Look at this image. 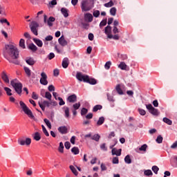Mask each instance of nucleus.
Instances as JSON below:
<instances>
[{"instance_id":"nucleus-1","label":"nucleus","mask_w":177,"mask_h":177,"mask_svg":"<svg viewBox=\"0 0 177 177\" xmlns=\"http://www.w3.org/2000/svg\"><path fill=\"white\" fill-rule=\"evenodd\" d=\"M4 55H8L11 57L12 59L6 57V59H7L10 63H13L17 65L20 64L19 60H17V59H19V50H17L16 46L12 44H6L5 46Z\"/></svg>"},{"instance_id":"nucleus-2","label":"nucleus","mask_w":177,"mask_h":177,"mask_svg":"<svg viewBox=\"0 0 177 177\" xmlns=\"http://www.w3.org/2000/svg\"><path fill=\"white\" fill-rule=\"evenodd\" d=\"M93 8V0H82L81 9L82 12H89Z\"/></svg>"},{"instance_id":"nucleus-3","label":"nucleus","mask_w":177,"mask_h":177,"mask_svg":"<svg viewBox=\"0 0 177 177\" xmlns=\"http://www.w3.org/2000/svg\"><path fill=\"white\" fill-rule=\"evenodd\" d=\"M19 104L21 108L22 109L23 111L28 115L30 118H34V115L32 114V111L28 109L26 103L23 101L19 102Z\"/></svg>"},{"instance_id":"nucleus-4","label":"nucleus","mask_w":177,"mask_h":177,"mask_svg":"<svg viewBox=\"0 0 177 177\" xmlns=\"http://www.w3.org/2000/svg\"><path fill=\"white\" fill-rule=\"evenodd\" d=\"M29 27L34 35H38V28L39 27V24L35 21H32L30 24Z\"/></svg>"},{"instance_id":"nucleus-5","label":"nucleus","mask_w":177,"mask_h":177,"mask_svg":"<svg viewBox=\"0 0 177 177\" xmlns=\"http://www.w3.org/2000/svg\"><path fill=\"white\" fill-rule=\"evenodd\" d=\"M55 20H56V19L53 17H50L48 19L47 15H44V24H47V26H48V27H53V22H55Z\"/></svg>"},{"instance_id":"nucleus-6","label":"nucleus","mask_w":177,"mask_h":177,"mask_svg":"<svg viewBox=\"0 0 177 177\" xmlns=\"http://www.w3.org/2000/svg\"><path fill=\"white\" fill-rule=\"evenodd\" d=\"M76 78L80 81V82H87L88 79L89 78V75H82L81 72H77L76 74Z\"/></svg>"},{"instance_id":"nucleus-7","label":"nucleus","mask_w":177,"mask_h":177,"mask_svg":"<svg viewBox=\"0 0 177 177\" xmlns=\"http://www.w3.org/2000/svg\"><path fill=\"white\" fill-rule=\"evenodd\" d=\"M18 144L20 145L21 146H24L25 145L26 146H30L31 145V138H27L26 140L23 138H19L18 140Z\"/></svg>"},{"instance_id":"nucleus-8","label":"nucleus","mask_w":177,"mask_h":177,"mask_svg":"<svg viewBox=\"0 0 177 177\" xmlns=\"http://www.w3.org/2000/svg\"><path fill=\"white\" fill-rule=\"evenodd\" d=\"M39 82L41 85H48V75L45 72L41 73V78Z\"/></svg>"},{"instance_id":"nucleus-9","label":"nucleus","mask_w":177,"mask_h":177,"mask_svg":"<svg viewBox=\"0 0 177 177\" xmlns=\"http://www.w3.org/2000/svg\"><path fill=\"white\" fill-rule=\"evenodd\" d=\"M14 89L19 96L21 95V92H23V84L21 82H18V84L14 87Z\"/></svg>"},{"instance_id":"nucleus-10","label":"nucleus","mask_w":177,"mask_h":177,"mask_svg":"<svg viewBox=\"0 0 177 177\" xmlns=\"http://www.w3.org/2000/svg\"><path fill=\"white\" fill-rule=\"evenodd\" d=\"M58 42L61 46H67L68 42L66 41V39H64V36H62L58 39Z\"/></svg>"},{"instance_id":"nucleus-11","label":"nucleus","mask_w":177,"mask_h":177,"mask_svg":"<svg viewBox=\"0 0 177 177\" xmlns=\"http://www.w3.org/2000/svg\"><path fill=\"white\" fill-rule=\"evenodd\" d=\"M67 101L69 103H75L77 102V95L73 94L67 97Z\"/></svg>"},{"instance_id":"nucleus-12","label":"nucleus","mask_w":177,"mask_h":177,"mask_svg":"<svg viewBox=\"0 0 177 177\" xmlns=\"http://www.w3.org/2000/svg\"><path fill=\"white\" fill-rule=\"evenodd\" d=\"M1 78L3 80V81L6 83V84H9L10 80H9V77H8V74H6V71H3L1 73Z\"/></svg>"},{"instance_id":"nucleus-13","label":"nucleus","mask_w":177,"mask_h":177,"mask_svg":"<svg viewBox=\"0 0 177 177\" xmlns=\"http://www.w3.org/2000/svg\"><path fill=\"white\" fill-rule=\"evenodd\" d=\"M85 21H88V23H92L93 21V16L91 13H86L84 15Z\"/></svg>"},{"instance_id":"nucleus-14","label":"nucleus","mask_w":177,"mask_h":177,"mask_svg":"<svg viewBox=\"0 0 177 177\" xmlns=\"http://www.w3.org/2000/svg\"><path fill=\"white\" fill-rule=\"evenodd\" d=\"M121 151H122V149H117V148H113L111 150L112 156H117L118 157H120V156H121Z\"/></svg>"},{"instance_id":"nucleus-15","label":"nucleus","mask_w":177,"mask_h":177,"mask_svg":"<svg viewBox=\"0 0 177 177\" xmlns=\"http://www.w3.org/2000/svg\"><path fill=\"white\" fill-rule=\"evenodd\" d=\"M170 164L172 165V167H174V168H177V156H174L171 157Z\"/></svg>"},{"instance_id":"nucleus-16","label":"nucleus","mask_w":177,"mask_h":177,"mask_svg":"<svg viewBox=\"0 0 177 177\" xmlns=\"http://www.w3.org/2000/svg\"><path fill=\"white\" fill-rule=\"evenodd\" d=\"M58 131L62 135H66V133H67L68 132V129H67V127H66V126L59 127L58 128Z\"/></svg>"},{"instance_id":"nucleus-17","label":"nucleus","mask_w":177,"mask_h":177,"mask_svg":"<svg viewBox=\"0 0 177 177\" xmlns=\"http://www.w3.org/2000/svg\"><path fill=\"white\" fill-rule=\"evenodd\" d=\"M69 64H70V60H68V58L67 57L64 58L62 64L63 68H67Z\"/></svg>"},{"instance_id":"nucleus-18","label":"nucleus","mask_w":177,"mask_h":177,"mask_svg":"<svg viewBox=\"0 0 177 177\" xmlns=\"http://www.w3.org/2000/svg\"><path fill=\"white\" fill-rule=\"evenodd\" d=\"M26 62L29 66H34V64H35V60H34V58L32 57H27L26 59Z\"/></svg>"},{"instance_id":"nucleus-19","label":"nucleus","mask_w":177,"mask_h":177,"mask_svg":"<svg viewBox=\"0 0 177 177\" xmlns=\"http://www.w3.org/2000/svg\"><path fill=\"white\" fill-rule=\"evenodd\" d=\"M28 48V49L32 50V52H37V50H38V47H37V46H35V44H34V43L29 44Z\"/></svg>"},{"instance_id":"nucleus-20","label":"nucleus","mask_w":177,"mask_h":177,"mask_svg":"<svg viewBox=\"0 0 177 177\" xmlns=\"http://www.w3.org/2000/svg\"><path fill=\"white\" fill-rule=\"evenodd\" d=\"M61 13L63 15L64 17H68V9L66 8H61Z\"/></svg>"},{"instance_id":"nucleus-21","label":"nucleus","mask_w":177,"mask_h":177,"mask_svg":"<svg viewBox=\"0 0 177 177\" xmlns=\"http://www.w3.org/2000/svg\"><path fill=\"white\" fill-rule=\"evenodd\" d=\"M104 33L106 34V35H107V37L109 38V35H111V26L108 25L106 27H105Z\"/></svg>"},{"instance_id":"nucleus-22","label":"nucleus","mask_w":177,"mask_h":177,"mask_svg":"<svg viewBox=\"0 0 177 177\" xmlns=\"http://www.w3.org/2000/svg\"><path fill=\"white\" fill-rule=\"evenodd\" d=\"M86 83H87V84H90L91 85H96V84L97 83V82L96 81L95 79L89 78V77H88V79Z\"/></svg>"},{"instance_id":"nucleus-23","label":"nucleus","mask_w":177,"mask_h":177,"mask_svg":"<svg viewBox=\"0 0 177 177\" xmlns=\"http://www.w3.org/2000/svg\"><path fill=\"white\" fill-rule=\"evenodd\" d=\"M103 124H104V117L102 116L99 118L97 122V127H100V125H103Z\"/></svg>"},{"instance_id":"nucleus-24","label":"nucleus","mask_w":177,"mask_h":177,"mask_svg":"<svg viewBox=\"0 0 177 177\" xmlns=\"http://www.w3.org/2000/svg\"><path fill=\"white\" fill-rule=\"evenodd\" d=\"M69 168L71 171V172H73V174L75 176H78V171H77V169H75V167L73 165H70Z\"/></svg>"},{"instance_id":"nucleus-25","label":"nucleus","mask_w":177,"mask_h":177,"mask_svg":"<svg viewBox=\"0 0 177 177\" xmlns=\"http://www.w3.org/2000/svg\"><path fill=\"white\" fill-rule=\"evenodd\" d=\"M64 109L66 118H68L70 117V109L68 106H64Z\"/></svg>"},{"instance_id":"nucleus-26","label":"nucleus","mask_w":177,"mask_h":177,"mask_svg":"<svg viewBox=\"0 0 177 177\" xmlns=\"http://www.w3.org/2000/svg\"><path fill=\"white\" fill-rule=\"evenodd\" d=\"M34 42L39 48H42V45H44V43H42V41L39 39H34Z\"/></svg>"},{"instance_id":"nucleus-27","label":"nucleus","mask_w":177,"mask_h":177,"mask_svg":"<svg viewBox=\"0 0 177 177\" xmlns=\"http://www.w3.org/2000/svg\"><path fill=\"white\" fill-rule=\"evenodd\" d=\"M152 115H159L160 112L158 111V109L153 108L152 110L150 111L149 112Z\"/></svg>"},{"instance_id":"nucleus-28","label":"nucleus","mask_w":177,"mask_h":177,"mask_svg":"<svg viewBox=\"0 0 177 177\" xmlns=\"http://www.w3.org/2000/svg\"><path fill=\"white\" fill-rule=\"evenodd\" d=\"M102 109H103V106L102 105L97 104L93 108V113H96V111H97L98 110H102Z\"/></svg>"},{"instance_id":"nucleus-29","label":"nucleus","mask_w":177,"mask_h":177,"mask_svg":"<svg viewBox=\"0 0 177 177\" xmlns=\"http://www.w3.org/2000/svg\"><path fill=\"white\" fill-rule=\"evenodd\" d=\"M19 46L22 48V49H26V41L24 39H21L19 41Z\"/></svg>"},{"instance_id":"nucleus-30","label":"nucleus","mask_w":177,"mask_h":177,"mask_svg":"<svg viewBox=\"0 0 177 177\" xmlns=\"http://www.w3.org/2000/svg\"><path fill=\"white\" fill-rule=\"evenodd\" d=\"M71 152L77 156V154H80V149H78V147H74L71 149Z\"/></svg>"},{"instance_id":"nucleus-31","label":"nucleus","mask_w":177,"mask_h":177,"mask_svg":"<svg viewBox=\"0 0 177 177\" xmlns=\"http://www.w3.org/2000/svg\"><path fill=\"white\" fill-rule=\"evenodd\" d=\"M119 68H120L121 70H127V64H125V62H120V64L118 65Z\"/></svg>"},{"instance_id":"nucleus-32","label":"nucleus","mask_w":177,"mask_h":177,"mask_svg":"<svg viewBox=\"0 0 177 177\" xmlns=\"http://www.w3.org/2000/svg\"><path fill=\"white\" fill-rule=\"evenodd\" d=\"M24 71L28 77H31V70L28 67H24Z\"/></svg>"},{"instance_id":"nucleus-33","label":"nucleus","mask_w":177,"mask_h":177,"mask_svg":"<svg viewBox=\"0 0 177 177\" xmlns=\"http://www.w3.org/2000/svg\"><path fill=\"white\" fill-rule=\"evenodd\" d=\"M115 89L119 95H124V92L122 91V89H121V86H120V84L116 86Z\"/></svg>"},{"instance_id":"nucleus-34","label":"nucleus","mask_w":177,"mask_h":177,"mask_svg":"<svg viewBox=\"0 0 177 177\" xmlns=\"http://www.w3.org/2000/svg\"><path fill=\"white\" fill-rule=\"evenodd\" d=\"M33 138L35 140H36L37 142H39V140H41V134H39V132H36Z\"/></svg>"},{"instance_id":"nucleus-35","label":"nucleus","mask_w":177,"mask_h":177,"mask_svg":"<svg viewBox=\"0 0 177 177\" xmlns=\"http://www.w3.org/2000/svg\"><path fill=\"white\" fill-rule=\"evenodd\" d=\"M124 162H126V164H131L132 162V160L131 159V156L129 155L125 156Z\"/></svg>"},{"instance_id":"nucleus-36","label":"nucleus","mask_w":177,"mask_h":177,"mask_svg":"<svg viewBox=\"0 0 177 177\" xmlns=\"http://www.w3.org/2000/svg\"><path fill=\"white\" fill-rule=\"evenodd\" d=\"M4 91L6 92V95L8 96H12V89H10L9 87H4Z\"/></svg>"},{"instance_id":"nucleus-37","label":"nucleus","mask_w":177,"mask_h":177,"mask_svg":"<svg viewBox=\"0 0 177 177\" xmlns=\"http://www.w3.org/2000/svg\"><path fill=\"white\" fill-rule=\"evenodd\" d=\"M109 39H115L116 41H118V39H120V35H115L113 36V35H109Z\"/></svg>"},{"instance_id":"nucleus-38","label":"nucleus","mask_w":177,"mask_h":177,"mask_svg":"<svg viewBox=\"0 0 177 177\" xmlns=\"http://www.w3.org/2000/svg\"><path fill=\"white\" fill-rule=\"evenodd\" d=\"M58 150H59V153H64V145H63V143L62 142H59V147L58 148Z\"/></svg>"},{"instance_id":"nucleus-39","label":"nucleus","mask_w":177,"mask_h":177,"mask_svg":"<svg viewBox=\"0 0 177 177\" xmlns=\"http://www.w3.org/2000/svg\"><path fill=\"white\" fill-rule=\"evenodd\" d=\"M144 175L145 176H153V171H151L150 169L145 170L144 171Z\"/></svg>"},{"instance_id":"nucleus-40","label":"nucleus","mask_w":177,"mask_h":177,"mask_svg":"<svg viewBox=\"0 0 177 177\" xmlns=\"http://www.w3.org/2000/svg\"><path fill=\"white\" fill-rule=\"evenodd\" d=\"M116 13H117V8H115V7H113L112 8H111L110 14L111 15V16H115Z\"/></svg>"},{"instance_id":"nucleus-41","label":"nucleus","mask_w":177,"mask_h":177,"mask_svg":"<svg viewBox=\"0 0 177 177\" xmlns=\"http://www.w3.org/2000/svg\"><path fill=\"white\" fill-rule=\"evenodd\" d=\"M92 140H95V142H99L100 139V136L99 134H95L93 137H91Z\"/></svg>"},{"instance_id":"nucleus-42","label":"nucleus","mask_w":177,"mask_h":177,"mask_svg":"<svg viewBox=\"0 0 177 177\" xmlns=\"http://www.w3.org/2000/svg\"><path fill=\"white\" fill-rule=\"evenodd\" d=\"M44 121L46 125H47V127H48L50 129H52V124H50V122L49 121V120L45 118V119L44 120Z\"/></svg>"},{"instance_id":"nucleus-43","label":"nucleus","mask_w":177,"mask_h":177,"mask_svg":"<svg viewBox=\"0 0 177 177\" xmlns=\"http://www.w3.org/2000/svg\"><path fill=\"white\" fill-rule=\"evenodd\" d=\"M104 6L105 8H111V6H114V3L111 0L109 3H106Z\"/></svg>"},{"instance_id":"nucleus-44","label":"nucleus","mask_w":177,"mask_h":177,"mask_svg":"<svg viewBox=\"0 0 177 177\" xmlns=\"http://www.w3.org/2000/svg\"><path fill=\"white\" fill-rule=\"evenodd\" d=\"M45 97H46V99H48V100H52V94H50V93L46 91L45 93Z\"/></svg>"},{"instance_id":"nucleus-45","label":"nucleus","mask_w":177,"mask_h":177,"mask_svg":"<svg viewBox=\"0 0 177 177\" xmlns=\"http://www.w3.org/2000/svg\"><path fill=\"white\" fill-rule=\"evenodd\" d=\"M111 66V61H108L106 62L105 65H104V68L106 70H110V66Z\"/></svg>"},{"instance_id":"nucleus-46","label":"nucleus","mask_w":177,"mask_h":177,"mask_svg":"<svg viewBox=\"0 0 177 177\" xmlns=\"http://www.w3.org/2000/svg\"><path fill=\"white\" fill-rule=\"evenodd\" d=\"M163 122H165V124H167V125H171L172 124V120L168 119L167 118H164Z\"/></svg>"},{"instance_id":"nucleus-47","label":"nucleus","mask_w":177,"mask_h":177,"mask_svg":"<svg viewBox=\"0 0 177 177\" xmlns=\"http://www.w3.org/2000/svg\"><path fill=\"white\" fill-rule=\"evenodd\" d=\"M140 151H146L147 150V145L144 144L139 148Z\"/></svg>"},{"instance_id":"nucleus-48","label":"nucleus","mask_w":177,"mask_h":177,"mask_svg":"<svg viewBox=\"0 0 177 177\" xmlns=\"http://www.w3.org/2000/svg\"><path fill=\"white\" fill-rule=\"evenodd\" d=\"M41 128L44 135H46V136H49V133L48 132V130H46L45 126L41 125Z\"/></svg>"},{"instance_id":"nucleus-49","label":"nucleus","mask_w":177,"mask_h":177,"mask_svg":"<svg viewBox=\"0 0 177 177\" xmlns=\"http://www.w3.org/2000/svg\"><path fill=\"white\" fill-rule=\"evenodd\" d=\"M159 170H160V169L158 168V167H157V166L152 167V171L154 172V174H156V175H157V174H158Z\"/></svg>"},{"instance_id":"nucleus-50","label":"nucleus","mask_w":177,"mask_h":177,"mask_svg":"<svg viewBox=\"0 0 177 177\" xmlns=\"http://www.w3.org/2000/svg\"><path fill=\"white\" fill-rule=\"evenodd\" d=\"M73 107L74 110H78V109H80V107H81V103H80V102L75 103L73 105Z\"/></svg>"},{"instance_id":"nucleus-51","label":"nucleus","mask_w":177,"mask_h":177,"mask_svg":"<svg viewBox=\"0 0 177 177\" xmlns=\"http://www.w3.org/2000/svg\"><path fill=\"white\" fill-rule=\"evenodd\" d=\"M88 114V109L86 108H82L81 110V115H85Z\"/></svg>"},{"instance_id":"nucleus-52","label":"nucleus","mask_w":177,"mask_h":177,"mask_svg":"<svg viewBox=\"0 0 177 177\" xmlns=\"http://www.w3.org/2000/svg\"><path fill=\"white\" fill-rule=\"evenodd\" d=\"M106 96L109 102H114V97H113V95H110L109 93H107Z\"/></svg>"},{"instance_id":"nucleus-53","label":"nucleus","mask_w":177,"mask_h":177,"mask_svg":"<svg viewBox=\"0 0 177 177\" xmlns=\"http://www.w3.org/2000/svg\"><path fill=\"white\" fill-rule=\"evenodd\" d=\"M106 24H107V19H104L102 20L100 24V27L102 28V27H104V26H106Z\"/></svg>"},{"instance_id":"nucleus-54","label":"nucleus","mask_w":177,"mask_h":177,"mask_svg":"<svg viewBox=\"0 0 177 177\" xmlns=\"http://www.w3.org/2000/svg\"><path fill=\"white\" fill-rule=\"evenodd\" d=\"M162 140H163V138H162V136H158L156 140V141L158 142V143H162Z\"/></svg>"},{"instance_id":"nucleus-55","label":"nucleus","mask_w":177,"mask_h":177,"mask_svg":"<svg viewBox=\"0 0 177 177\" xmlns=\"http://www.w3.org/2000/svg\"><path fill=\"white\" fill-rule=\"evenodd\" d=\"M58 100H59V106H64V104H66V102H64V100H63V98L58 97Z\"/></svg>"},{"instance_id":"nucleus-56","label":"nucleus","mask_w":177,"mask_h":177,"mask_svg":"<svg viewBox=\"0 0 177 177\" xmlns=\"http://www.w3.org/2000/svg\"><path fill=\"white\" fill-rule=\"evenodd\" d=\"M113 164H119L120 160L118 159V157H114L112 160Z\"/></svg>"},{"instance_id":"nucleus-57","label":"nucleus","mask_w":177,"mask_h":177,"mask_svg":"<svg viewBox=\"0 0 177 177\" xmlns=\"http://www.w3.org/2000/svg\"><path fill=\"white\" fill-rule=\"evenodd\" d=\"M43 104L44 105V107H50V102L48 101L44 100Z\"/></svg>"},{"instance_id":"nucleus-58","label":"nucleus","mask_w":177,"mask_h":177,"mask_svg":"<svg viewBox=\"0 0 177 177\" xmlns=\"http://www.w3.org/2000/svg\"><path fill=\"white\" fill-rule=\"evenodd\" d=\"M93 15L94 17H97L98 16H100V11L96 10L93 12Z\"/></svg>"},{"instance_id":"nucleus-59","label":"nucleus","mask_w":177,"mask_h":177,"mask_svg":"<svg viewBox=\"0 0 177 177\" xmlns=\"http://www.w3.org/2000/svg\"><path fill=\"white\" fill-rule=\"evenodd\" d=\"M86 120H92L93 118V113H89L86 115Z\"/></svg>"},{"instance_id":"nucleus-60","label":"nucleus","mask_w":177,"mask_h":177,"mask_svg":"<svg viewBox=\"0 0 177 177\" xmlns=\"http://www.w3.org/2000/svg\"><path fill=\"white\" fill-rule=\"evenodd\" d=\"M101 150H103L104 151H107V147H106V143H103L100 145Z\"/></svg>"},{"instance_id":"nucleus-61","label":"nucleus","mask_w":177,"mask_h":177,"mask_svg":"<svg viewBox=\"0 0 177 177\" xmlns=\"http://www.w3.org/2000/svg\"><path fill=\"white\" fill-rule=\"evenodd\" d=\"M49 92H55V86L54 85H50L48 88Z\"/></svg>"},{"instance_id":"nucleus-62","label":"nucleus","mask_w":177,"mask_h":177,"mask_svg":"<svg viewBox=\"0 0 177 177\" xmlns=\"http://www.w3.org/2000/svg\"><path fill=\"white\" fill-rule=\"evenodd\" d=\"M65 148L68 150L70 147H71V144H70V142H66L64 144Z\"/></svg>"},{"instance_id":"nucleus-63","label":"nucleus","mask_w":177,"mask_h":177,"mask_svg":"<svg viewBox=\"0 0 177 177\" xmlns=\"http://www.w3.org/2000/svg\"><path fill=\"white\" fill-rule=\"evenodd\" d=\"M146 107L149 112L151 111V110L154 109V107H153V105H151V104H147Z\"/></svg>"},{"instance_id":"nucleus-64","label":"nucleus","mask_w":177,"mask_h":177,"mask_svg":"<svg viewBox=\"0 0 177 177\" xmlns=\"http://www.w3.org/2000/svg\"><path fill=\"white\" fill-rule=\"evenodd\" d=\"M177 147V141H175L173 145L171 146V149H176Z\"/></svg>"}]
</instances>
